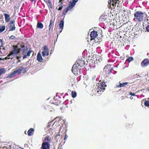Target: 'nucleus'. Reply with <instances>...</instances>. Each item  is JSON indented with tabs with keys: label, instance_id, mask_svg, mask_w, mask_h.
Listing matches in <instances>:
<instances>
[{
	"label": "nucleus",
	"instance_id": "nucleus-1",
	"mask_svg": "<svg viewBox=\"0 0 149 149\" xmlns=\"http://www.w3.org/2000/svg\"><path fill=\"white\" fill-rule=\"evenodd\" d=\"M13 48L14 49L12 50L9 54L8 55V59H13L14 56V54H18L20 52V51L21 50V49L18 48L17 46L13 45Z\"/></svg>",
	"mask_w": 149,
	"mask_h": 149
},
{
	"label": "nucleus",
	"instance_id": "nucleus-2",
	"mask_svg": "<svg viewBox=\"0 0 149 149\" xmlns=\"http://www.w3.org/2000/svg\"><path fill=\"white\" fill-rule=\"evenodd\" d=\"M72 1H70L68 6L64 10L63 12V14L65 15L68 11L72 9L76 5V3L79 0H72Z\"/></svg>",
	"mask_w": 149,
	"mask_h": 149
},
{
	"label": "nucleus",
	"instance_id": "nucleus-3",
	"mask_svg": "<svg viewBox=\"0 0 149 149\" xmlns=\"http://www.w3.org/2000/svg\"><path fill=\"white\" fill-rule=\"evenodd\" d=\"M147 16L146 13H142L141 12L137 11L134 14L135 19L139 21H141L143 20L144 16L147 17Z\"/></svg>",
	"mask_w": 149,
	"mask_h": 149
},
{
	"label": "nucleus",
	"instance_id": "nucleus-4",
	"mask_svg": "<svg viewBox=\"0 0 149 149\" xmlns=\"http://www.w3.org/2000/svg\"><path fill=\"white\" fill-rule=\"evenodd\" d=\"M97 87L96 90L98 93L100 94L102 93L104 91L105 88V87L107 86V85L105 84V83L104 82H101L98 85H97Z\"/></svg>",
	"mask_w": 149,
	"mask_h": 149
},
{
	"label": "nucleus",
	"instance_id": "nucleus-5",
	"mask_svg": "<svg viewBox=\"0 0 149 149\" xmlns=\"http://www.w3.org/2000/svg\"><path fill=\"white\" fill-rule=\"evenodd\" d=\"M76 63L77 64V65H78V66L80 67V68L83 67L85 64L84 61L81 58L77 60Z\"/></svg>",
	"mask_w": 149,
	"mask_h": 149
},
{
	"label": "nucleus",
	"instance_id": "nucleus-6",
	"mask_svg": "<svg viewBox=\"0 0 149 149\" xmlns=\"http://www.w3.org/2000/svg\"><path fill=\"white\" fill-rule=\"evenodd\" d=\"M80 67H79L78 65H77V64L75 63L73 65L72 69V72L75 74V72H77L78 70L80 68Z\"/></svg>",
	"mask_w": 149,
	"mask_h": 149
},
{
	"label": "nucleus",
	"instance_id": "nucleus-7",
	"mask_svg": "<svg viewBox=\"0 0 149 149\" xmlns=\"http://www.w3.org/2000/svg\"><path fill=\"white\" fill-rule=\"evenodd\" d=\"M14 21H11L10 22V23L9 24V31H14L15 29V27L14 24Z\"/></svg>",
	"mask_w": 149,
	"mask_h": 149
},
{
	"label": "nucleus",
	"instance_id": "nucleus-8",
	"mask_svg": "<svg viewBox=\"0 0 149 149\" xmlns=\"http://www.w3.org/2000/svg\"><path fill=\"white\" fill-rule=\"evenodd\" d=\"M149 64V61L148 59H145L141 63V65L142 67H144L148 66Z\"/></svg>",
	"mask_w": 149,
	"mask_h": 149
},
{
	"label": "nucleus",
	"instance_id": "nucleus-9",
	"mask_svg": "<svg viewBox=\"0 0 149 149\" xmlns=\"http://www.w3.org/2000/svg\"><path fill=\"white\" fill-rule=\"evenodd\" d=\"M49 147L50 145L48 143L44 142L42 144L41 148L43 149H49Z\"/></svg>",
	"mask_w": 149,
	"mask_h": 149
},
{
	"label": "nucleus",
	"instance_id": "nucleus-10",
	"mask_svg": "<svg viewBox=\"0 0 149 149\" xmlns=\"http://www.w3.org/2000/svg\"><path fill=\"white\" fill-rule=\"evenodd\" d=\"M49 52V50L47 46H45L43 47V51L42 52V55L44 57L46 56V53Z\"/></svg>",
	"mask_w": 149,
	"mask_h": 149
},
{
	"label": "nucleus",
	"instance_id": "nucleus-11",
	"mask_svg": "<svg viewBox=\"0 0 149 149\" xmlns=\"http://www.w3.org/2000/svg\"><path fill=\"white\" fill-rule=\"evenodd\" d=\"M97 36V32L95 31H92L90 34L91 37L92 39H94Z\"/></svg>",
	"mask_w": 149,
	"mask_h": 149
},
{
	"label": "nucleus",
	"instance_id": "nucleus-12",
	"mask_svg": "<svg viewBox=\"0 0 149 149\" xmlns=\"http://www.w3.org/2000/svg\"><path fill=\"white\" fill-rule=\"evenodd\" d=\"M145 22L143 24H147L148 25L146 28L147 31L148 32H149V16L148 17L146 20L145 21Z\"/></svg>",
	"mask_w": 149,
	"mask_h": 149
},
{
	"label": "nucleus",
	"instance_id": "nucleus-13",
	"mask_svg": "<svg viewBox=\"0 0 149 149\" xmlns=\"http://www.w3.org/2000/svg\"><path fill=\"white\" fill-rule=\"evenodd\" d=\"M37 60L38 61L40 62H41L42 61L43 59L40 52H39L38 54Z\"/></svg>",
	"mask_w": 149,
	"mask_h": 149
},
{
	"label": "nucleus",
	"instance_id": "nucleus-14",
	"mask_svg": "<svg viewBox=\"0 0 149 149\" xmlns=\"http://www.w3.org/2000/svg\"><path fill=\"white\" fill-rule=\"evenodd\" d=\"M64 21L63 20H61L60 21V23L59 24V26L60 28L61 29V30L60 31V32H61L62 31V30L63 29L64 26Z\"/></svg>",
	"mask_w": 149,
	"mask_h": 149
},
{
	"label": "nucleus",
	"instance_id": "nucleus-15",
	"mask_svg": "<svg viewBox=\"0 0 149 149\" xmlns=\"http://www.w3.org/2000/svg\"><path fill=\"white\" fill-rule=\"evenodd\" d=\"M5 17V20L6 22H8L10 20V16L9 14H4Z\"/></svg>",
	"mask_w": 149,
	"mask_h": 149
},
{
	"label": "nucleus",
	"instance_id": "nucleus-16",
	"mask_svg": "<svg viewBox=\"0 0 149 149\" xmlns=\"http://www.w3.org/2000/svg\"><path fill=\"white\" fill-rule=\"evenodd\" d=\"M128 83V82H125L123 83H119V85L117 86L116 87H122L125 86Z\"/></svg>",
	"mask_w": 149,
	"mask_h": 149
},
{
	"label": "nucleus",
	"instance_id": "nucleus-17",
	"mask_svg": "<svg viewBox=\"0 0 149 149\" xmlns=\"http://www.w3.org/2000/svg\"><path fill=\"white\" fill-rule=\"evenodd\" d=\"M43 25L41 22H38L37 25V27L38 28L42 29L43 28Z\"/></svg>",
	"mask_w": 149,
	"mask_h": 149
},
{
	"label": "nucleus",
	"instance_id": "nucleus-18",
	"mask_svg": "<svg viewBox=\"0 0 149 149\" xmlns=\"http://www.w3.org/2000/svg\"><path fill=\"white\" fill-rule=\"evenodd\" d=\"M34 130L33 128H30L28 131V134L29 136H30L31 135V134Z\"/></svg>",
	"mask_w": 149,
	"mask_h": 149
},
{
	"label": "nucleus",
	"instance_id": "nucleus-19",
	"mask_svg": "<svg viewBox=\"0 0 149 149\" xmlns=\"http://www.w3.org/2000/svg\"><path fill=\"white\" fill-rule=\"evenodd\" d=\"M15 75V73L14 72V71L12 72L10 74H9L8 75L7 78H9L11 77H14Z\"/></svg>",
	"mask_w": 149,
	"mask_h": 149
},
{
	"label": "nucleus",
	"instance_id": "nucleus-20",
	"mask_svg": "<svg viewBox=\"0 0 149 149\" xmlns=\"http://www.w3.org/2000/svg\"><path fill=\"white\" fill-rule=\"evenodd\" d=\"M5 29V26H0V33L2 32Z\"/></svg>",
	"mask_w": 149,
	"mask_h": 149
},
{
	"label": "nucleus",
	"instance_id": "nucleus-21",
	"mask_svg": "<svg viewBox=\"0 0 149 149\" xmlns=\"http://www.w3.org/2000/svg\"><path fill=\"white\" fill-rule=\"evenodd\" d=\"M71 95L72 97H75L77 95L75 91H72L71 92Z\"/></svg>",
	"mask_w": 149,
	"mask_h": 149
},
{
	"label": "nucleus",
	"instance_id": "nucleus-22",
	"mask_svg": "<svg viewBox=\"0 0 149 149\" xmlns=\"http://www.w3.org/2000/svg\"><path fill=\"white\" fill-rule=\"evenodd\" d=\"M144 105L148 107L149 106V100H145L144 103Z\"/></svg>",
	"mask_w": 149,
	"mask_h": 149
},
{
	"label": "nucleus",
	"instance_id": "nucleus-23",
	"mask_svg": "<svg viewBox=\"0 0 149 149\" xmlns=\"http://www.w3.org/2000/svg\"><path fill=\"white\" fill-rule=\"evenodd\" d=\"M133 58L132 57H130L128 58L127 59H126V61H127L130 62L133 61Z\"/></svg>",
	"mask_w": 149,
	"mask_h": 149
},
{
	"label": "nucleus",
	"instance_id": "nucleus-24",
	"mask_svg": "<svg viewBox=\"0 0 149 149\" xmlns=\"http://www.w3.org/2000/svg\"><path fill=\"white\" fill-rule=\"evenodd\" d=\"M111 66V65H106L104 68V69L106 70V69H108V70H109V68L110 66Z\"/></svg>",
	"mask_w": 149,
	"mask_h": 149
},
{
	"label": "nucleus",
	"instance_id": "nucleus-25",
	"mask_svg": "<svg viewBox=\"0 0 149 149\" xmlns=\"http://www.w3.org/2000/svg\"><path fill=\"white\" fill-rule=\"evenodd\" d=\"M4 68H1L0 69V76L4 73Z\"/></svg>",
	"mask_w": 149,
	"mask_h": 149
},
{
	"label": "nucleus",
	"instance_id": "nucleus-26",
	"mask_svg": "<svg viewBox=\"0 0 149 149\" xmlns=\"http://www.w3.org/2000/svg\"><path fill=\"white\" fill-rule=\"evenodd\" d=\"M53 23V21L52 20H51L50 21V24L49 26V29L50 30L52 27V24Z\"/></svg>",
	"mask_w": 149,
	"mask_h": 149
},
{
	"label": "nucleus",
	"instance_id": "nucleus-27",
	"mask_svg": "<svg viewBox=\"0 0 149 149\" xmlns=\"http://www.w3.org/2000/svg\"><path fill=\"white\" fill-rule=\"evenodd\" d=\"M45 140L46 141H50V139L49 137V136H47V137H45Z\"/></svg>",
	"mask_w": 149,
	"mask_h": 149
},
{
	"label": "nucleus",
	"instance_id": "nucleus-28",
	"mask_svg": "<svg viewBox=\"0 0 149 149\" xmlns=\"http://www.w3.org/2000/svg\"><path fill=\"white\" fill-rule=\"evenodd\" d=\"M14 146H15V144L10 146V149H11L12 148H13V149H15V148H14Z\"/></svg>",
	"mask_w": 149,
	"mask_h": 149
},
{
	"label": "nucleus",
	"instance_id": "nucleus-29",
	"mask_svg": "<svg viewBox=\"0 0 149 149\" xmlns=\"http://www.w3.org/2000/svg\"><path fill=\"white\" fill-rule=\"evenodd\" d=\"M3 44L2 43V41L1 39H0V49L1 47H3Z\"/></svg>",
	"mask_w": 149,
	"mask_h": 149
},
{
	"label": "nucleus",
	"instance_id": "nucleus-30",
	"mask_svg": "<svg viewBox=\"0 0 149 149\" xmlns=\"http://www.w3.org/2000/svg\"><path fill=\"white\" fill-rule=\"evenodd\" d=\"M20 72H20V71L18 69L17 70H15V71H14V72L15 73V74L16 73H20Z\"/></svg>",
	"mask_w": 149,
	"mask_h": 149
},
{
	"label": "nucleus",
	"instance_id": "nucleus-31",
	"mask_svg": "<svg viewBox=\"0 0 149 149\" xmlns=\"http://www.w3.org/2000/svg\"><path fill=\"white\" fill-rule=\"evenodd\" d=\"M20 72H21L23 70V68L22 67H21L20 68L18 69Z\"/></svg>",
	"mask_w": 149,
	"mask_h": 149
},
{
	"label": "nucleus",
	"instance_id": "nucleus-32",
	"mask_svg": "<svg viewBox=\"0 0 149 149\" xmlns=\"http://www.w3.org/2000/svg\"><path fill=\"white\" fill-rule=\"evenodd\" d=\"M130 94L132 96H136V95L134 93H132V92L130 93Z\"/></svg>",
	"mask_w": 149,
	"mask_h": 149
},
{
	"label": "nucleus",
	"instance_id": "nucleus-33",
	"mask_svg": "<svg viewBox=\"0 0 149 149\" xmlns=\"http://www.w3.org/2000/svg\"><path fill=\"white\" fill-rule=\"evenodd\" d=\"M15 37L13 36H11L10 37V38L11 39H15Z\"/></svg>",
	"mask_w": 149,
	"mask_h": 149
},
{
	"label": "nucleus",
	"instance_id": "nucleus-34",
	"mask_svg": "<svg viewBox=\"0 0 149 149\" xmlns=\"http://www.w3.org/2000/svg\"><path fill=\"white\" fill-rule=\"evenodd\" d=\"M31 51H28L27 53V55L28 56H29L30 55V53H31Z\"/></svg>",
	"mask_w": 149,
	"mask_h": 149
},
{
	"label": "nucleus",
	"instance_id": "nucleus-35",
	"mask_svg": "<svg viewBox=\"0 0 149 149\" xmlns=\"http://www.w3.org/2000/svg\"><path fill=\"white\" fill-rule=\"evenodd\" d=\"M68 137V135L65 134L64 138V140H66Z\"/></svg>",
	"mask_w": 149,
	"mask_h": 149
},
{
	"label": "nucleus",
	"instance_id": "nucleus-36",
	"mask_svg": "<svg viewBox=\"0 0 149 149\" xmlns=\"http://www.w3.org/2000/svg\"><path fill=\"white\" fill-rule=\"evenodd\" d=\"M21 48L23 49V50L24 51L25 50V46L24 45H22L21 46Z\"/></svg>",
	"mask_w": 149,
	"mask_h": 149
},
{
	"label": "nucleus",
	"instance_id": "nucleus-37",
	"mask_svg": "<svg viewBox=\"0 0 149 149\" xmlns=\"http://www.w3.org/2000/svg\"><path fill=\"white\" fill-rule=\"evenodd\" d=\"M62 7L61 6H59L58 8V10H62Z\"/></svg>",
	"mask_w": 149,
	"mask_h": 149
},
{
	"label": "nucleus",
	"instance_id": "nucleus-38",
	"mask_svg": "<svg viewBox=\"0 0 149 149\" xmlns=\"http://www.w3.org/2000/svg\"><path fill=\"white\" fill-rule=\"evenodd\" d=\"M27 56L26 55H24V56H23V58L24 59H25V58H26Z\"/></svg>",
	"mask_w": 149,
	"mask_h": 149
},
{
	"label": "nucleus",
	"instance_id": "nucleus-39",
	"mask_svg": "<svg viewBox=\"0 0 149 149\" xmlns=\"http://www.w3.org/2000/svg\"><path fill=\"white\" fill-rule=\"evenodd\" d=\"M62 119H63V117H61V118H59V120H58V122H60L61 120H62Z\"/></svg>",
	"mask_w": 149,
	"mask_h": 149
},
{
	"label": "nucleus",
	"instance_id": "nucleus-40",
	"mask_svg": "<svg viewBox=\"0 0 149 149\" xmlns=\"http://www.w3.org/2000/svg\"><path fill=\"white\" fill-rule=\"evenodd\" d=\"M113 70V68H111V69L110 70V71H109V74H110L111 72V70Z\"/></svg>",
	"mask_w": 149,
	"mask_h": 149
},
{
	"label": "nucleus",
	"instance_id": "nucleus-41",
	"mask_svg": "<svg viewBox=\"0 0 149 149\" xmlns=\"http://www.w3.org/2000/svg\"><path fill=\"white\" fill-rule=\"evenodd\" d=\"M16 58L17 59H19L20 58V57L18 56H17Z\"/></svg>",
	"mask_w": 149,
	"mask_h": 149
},
{
	"label": "nucleus",
	"instance_id": "nucleus-42",
	"mask_svg": "<svg viewBox=\"0 0 149 149\" xmlns=\"http://www.w3.org/2000/svg\"><path fill=\"white\" fill-rule=\"evenodd\" d=\"M47 0L48 1H47V3H49V4H50L51 2H50V1H49V0Z\"/></svg>",
	"mask_w": 149,
	"mask_h": 149
},
{
	"label": "nucleus",
	"instance_id": "nucleus-43",
	"mask_svg": "<svg viewBox=\"0 0 149 149\" xmlns=\"http://www.w3.org/2000/svg\"><path fill=\"white\" fill-rule=\"evenodd\" d=\"M49 55V52H48L46 53V56H48Z\"/></svg>",
	"mask_w": 149,
	"mask_h": 149
},
{
	"label": "nucleus",
	"instance_id": "nucleus-44",
	"mask_svg": "<svg viewBox=\"0 0 149 149\" xmlns=\"http://www.w3.org/2000/svg\"><path fill=\"white\" fill-rule=\"evenodd\" d=\"M57 123H58V122H54V124L53 125H55H55H56V124Z\"/></svg>",
	"mask_w": 149,
	"mask_h": 149
},
{
	"label": "nucleus",
	"instance_id": "nucleus-45",
	"mask_svg": "<svg viewBox=\"0 0 149 149\" xmlns=\"http://www.w3.org/2000/svg\"><path fill=\"white\" fill-rule=\"evenodd\" d=\"M4 59L3 58H0V61L1 60H3Z\"/></svg>",
	"mask_w": 149,
	"mask_h": 149
},
{
	"label": "nucleus",
	"instance_id": "nucleus-46",
	"mask_svg": "<svg viewBox=\"0 0 149 149\" xmlns=\"http://www.w3.org/2000/svg\"><path fill=\"white\" fill-rule=\"evenodd\" d=\"M130 99H132V98H133V97H130Z\"/></svg>",
	"mask_w": 149,
	"mask_h": 149
},
{
	"label": "nucleus",
	"instance_id": "nucleus-47",
	"mask_svg": "<svg viewBox=\"0 0 149 149\" xmlns=\"http://www.w3.org/2000/svg\"><path fill=\"white\" fill-rule=\"evenodd\" d=\"M103 17H104V16H102V18L104 20L105 19H104V18H103Z\"/></svg>",
	"mask_w": 149,
	"mask_h": 149
},
{
	"label": "nucleus",
	"instance_id": "nucleus-48",
	"mask_svg": "<svg viewBox=\"0 0 149 149\" xmlns=\"http://www.w3.org/2000/svg\"><path fill=\"white\" fill-rule=\"evenodd\" d=\"M136 75H137V76H140L139 75V74L138 75L137 74H136Z\"/></svg>",
	"mask_w": 149,
	"mask_h": 149
},
{
	"label": "nucleus",
	"instance_id": "nucleus-49",
	"mask_svg": "<svg viewBox=\"0 0 149 149\" xmlns=\"http://www.w3.org/2000/svg\"><path fill=\"white\" fill-rule=\"evenodd\" d=\"M117 72L116 71H114V74H116V73Z\"/></svg>",
	"mask_w": 149,
	"mask_h": 149
},
{
	"label": "nucleus",
	"instance_id": "nucleus-50",
	"mask_svg": "<svg viewBox=\"0 0 149 149\" xmlns=\"http://www.w3.org/2000/svg\"><path fill=\"white\" fill-rule=\"evenodd\" d=\"M147 91H149V88H148V89H147Z\"/></svg>",
	"mask_w": 149,
	"mask_h": 149
},
{
	"label": "nucleus",
	"instance_id": "nucleus-51",
	"mask_svg": "<svg viewBox=\"0 0 149 149\" xmlns=\"http://www.w3.org/2000/svg\"><path fill=\"white\" fill-rule=\"evenodd\" d=\"M18 62H20V60H19V59H18Z\"/></svg>",
	"mask_w": 149,
	"mask_h": 149
},
{
	"label": "nucleus",
	"instance_id": "nucleus-52",
	"mask_svg": "<svg viewBox=\"0 0 149 149\" xmlns=\"http://www.w3.org/2000/svg\"><path fill=\"white\" fill-rule=\"evenodd\" d=\"M114 5V4H113V3H112V5L113 6Z\"/></svg>",
	"mask_w": 149,
	"mask_h": 149
},
{
	"label": "nucleus",
	"instance_id": "nucleus-53",
	"mask_svg": "<svg viewBox=\"0 0 149 149\" xmlns=\"http://www.w3.org/2000/svg\"><path fill=\"white\" fill-rule=\"evenodd\" d=\"M25 134H26V131H25Z\"/></svg>",
	"mask_w": 149,
	"mask_h": 149
},
{
	"label": "nucleus",
	"instance_id": "nucleus-54",
	"mask_svg": "<svg viewBox=\"0 0 149 149\" xmlns=\"http://www.w3.org/2000/svg\"><path fill=\"white\" fill-rule=\"evenodd\" d=\"M116 3H117V2H116L115 3V4H116Z\"/></svg>",
	"mask_w": 149,
	"mask_h": 149
},
{
	"label": "nucleus",
	"instance_id": "nucleus-55",
	"mask_svg": "<svg viewBox=\"0 0 149 149\" xmlns=\"http://www.w3.org/2000/svg\"><path fill=\"white\" fill-rule=\"evenodd\" d=\"M118 1V0H117V1Z\"/></svg>",
	"mask_w": 149,
	"mask_h": 149
},
{
	"label": "nucleus",
	"instance_id": "nucleus-56",
	"mask_svg": "<svg viewBox=\"0 0 149 149\" xmlns=\"http://www.w3.org/2000/svg\"><path fill=\"white\" fill-rule=\"evenodd\" d=\"M60 33H61L60 32V33H58V34H59Z\"/></svg>",
	"mask_w": 149,
	"mask_h": 149
},
{
	"label": "nucleus",
	"instance_id": "nucleus-57",
	"mask_svg": "<svg viewBox=\"0 0 149 149\" xmlns=\"http://www.w3.org/2000/svg\"><path fill=\"white\" fill-rule=\"evenodd\" d=\"M60 33H61L60 32V33H58V34H59Z\"/></svg>",
	"mask_w": 149,
	"mask_h": 149
},
{
	"label": "nucleus",
	"instance_id": "nucleus-58",
	"mask_svg": "<svg viewBox=\"0 0 149 149\" xmlns=\"http://www.w3.org/2000/svg\"><path fill=\"white\" fill-rule=\"evenodd\" d=\"M60 33H61L60 32V33H58V34H59Z\"/></svg>",
	"mask_w": 149,
	"mask_h": 149
},
{
	"label": "nucleus",
	"instance_id": "nucleus-59",
	"mask_svg": "<svg viewBox=\"0 0 149 149\" xmlns=\"http://www.w3.org/2000/svg\"><path fill=\"white\" fill-rule=\"evenodd\" d=\"M7 59V58H6L5 59Z\"/></svg>",
	"mask_w": 149,
	"mask_h": 149
},
{
	"label": "nucleus",
	"instance_id": "nucleus-60",
	"mask_svg": "<svg viewBox=\"0 0 149 149\" xmlns=\"http://www.w3.org/2000/svg\"><path fill=\"white\" fill-rule=\"evenodd\" d=\"M148 100H149V98H148Z\"/></svg>",
	"mask_w": 149,
	"mask_h": 149
},
{
	"label": "nucleus",
	"instance_id": "nucleus-61",
	"mask_svg": "<svg viewBox=\"0 0 149 149\" xmlns=\"http://www.w3.org/2000/svg\"><path fill=\"white\" fill-rule=\"evenodd\" d=\"M138 76H137V78H138Z\"/></svg>",
	"mask_w": 149,
	"mask_h": 149
},
{
	"label": "nucleus",
	"instance_id": "nucleus-62",
	"mask_svg": "<svg viewBox=\"0 0 149 149\" xmlns=\"http://www.w3.org/2000/svg\"><path fill=\"white\" fill-rule=\"evenodd\" d=\"M32 1H34V0H32Z\"/></svg>",
	"mask_w": 149,
	"mask_h": 149
}]
</instances>
